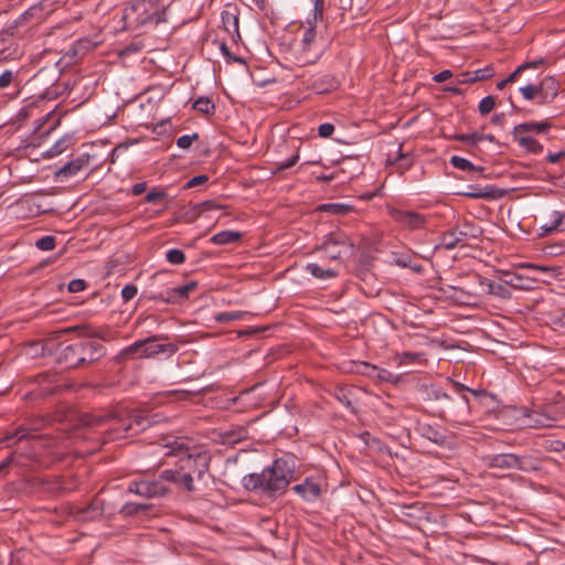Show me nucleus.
Here are the masks:
<instances>
[{
  "instance_id": "f257e3e1",
  "label": "nucleus",
  "mask_w": 565,
  "mask_h": 565,
  "mask_svg": "<svg viewBox=\"0 0 565 565\" xmlns=\"http://www.w3.org/2000/svg\"><path fill=\"white\" fill-rule=\"evenodd\" d=\"M76 329L81 330L84 337L76 339L72 343L58 342L57 347H55V341L60 335L67 333L70 329L57 331L54 337L49 338L45 342V348L49 351L55 350L56 362L67 369L83 367L105 355L104 345L96 339H102L100 332L84 326Z\"/></svg>"
},
{
  "instance_id": "f03ea898",
  "label": "nucleus",
  "mask_w": 565,
  "mask_h": 565,
  "mask_svg": "<svg viewBox=\"0 0 565 565\" xmlns=\"http://www.w3.org/2000/svg\"><path fill=\"white\" fill-rule=\"evenodd\" d=\"M79 423L84 427L105 428L102 433L105 435L104 441L107 443L138 435L152 425L154 419L139 412H132L125 416L83 414Z\"/></svg>"
},
{
  "instance_id": "7ed1b4c3",
  "label": "nucleus",
  "mask_w": 565,
  "mask_h": 565,
  "mask_svg": "<svg viewBox=\"0 0 565 565\" xmlns=\"http://www.w3.org/2000/svg\"><path fill=\"white\" fill-rule=\"evenodd\" d=\"M292 478L294 467L289 465L288 460L278 458L260 473L244 476L242 484L247 491L277 497L286 491Z\"/></svg>"
},
{
  "instance_id": "20e7f679",
  "label": "nucleus",
  "mask_w": 565,
  "mask_h": 565,
  "mask_svg": "<svg viewBox=\"0 0 565 565\" xmlns=\"http://www.w3.org/2000/svg\"><path fill=\"white\" fill-rule=\"evenodd\" d=\"M39 426H25L20 425L14 431L7 433L0 443H4L6 447L10 448L22 441L28 443V447L23 451H28V458L31 460H39L41 450L44 448L55 447L58 443V438L50 435H34Z\"/></svg>"
},
{
  "instance_id": "39448f33",
  "label": "nucleus",
  "mask_w": 565,
  "mask_h": 565,
  "mask_svg": "<svg viewBox=\"0 0 565 565\" xmlns=\"http://www.w3.org/2000/svg\"><path fill=\"white\" fill-rule=\"evenodd\" d=\"M168 455L181 456L180 470H188L195 473L198 479H202L209 471L211 455L201 448L190 449L183 441L175 440L171 445Z\"/></svg>"
},
{
  "instance_id": "423d86ee",
  "label": "nucleus",
  "mask_w": 565,
  "mask_h": 565,
  "mask_svg": "<svg viewBox=\"0 0 565 565\" xmlns=\"http://www.w3.org/2000/svg\"><path fill=\"white\" fill-rule=\"evenodd\" d=\"M324 0H316L313 6V19L309 20V26L303 31L302 38L296 49V62L301 65L313 64L318 61L320 54L315 47L316 23L322 19Z\"/></svg>"
},
{
  "instance_id": "0eeeda50",
  "label": "nucleus",
  "mask_w": 565,
  "mask_h": 565,
  "mask_svg": "<svg viewBox=\"0 0 565 565\" xmlns=\"http://www.w3.org/2000/svg\"><path fill=\"white\" fill-rule=\"evenodd\" d=\"M166 8L157 0H136L125 10L124 19L137 26L158 25L167 20Z\"/></svg>"
},
{
  "instance_id": "6e6552de",
  "label": "nucleus",
  "mask_w": 565,
  "mask_h": 565,
  "mask_svg": "<svg viewBox=\"0 0 565 565\" xmlns=\"http://www.w3.org/2000/svg\"><path fill=\"white\" fill-rule=\"evenodd\" d=\"M168 337L156 334L147 339L138 340L124 350V354H138L141 358H151L160 353H174L177 348L173 343H161L167 341Z\"/></svg>"
},
{
  "instance_id": "1a4fd4ad",
  "label": "nucleus",
  "mask_w": 565,
  "mask_h": 565,
  "mask_svg": "<svg viewBox=\"0 0 565 565\" xmlns=\"http://www.w3.org/2000/svg\"><path fill=\"white\" fill-rule=\"evenodd\" d=\"M353 246L344 233L331 232L323 237L322 243L317 246V250H323L329 259L337 260Z\"/></svg>"
},
{
  "instance_id": "9d476101",
  "label": "nucleus",
  "mask_w": 565,
  "mask_h": 565,
  "mask_svg": "<svg viewBox=\"0 0 565 565\" xmlns=\"http://www.w3.org/2000/svg\"><path fill=\"white\" fill-rule=\"evenodd\" d=\"M387 212L393 221L409 231L426 228L429 218L428 215L409 210H399L396 207H388Z\"/></svg>"
},
{
  "instance_id": "9b49d317",
  "label": "nucleus",
  "mask_w": 565,
  "mask_h": 565,
  "mask_svg": "<svg viewBox=\"0 0 565 565\" xmlns=\"http://www.w3.org/2000/svg\"><path fill=\"white\" fill-rule=\"evenodd\" d=\"M128 492L145 498H160L169 492V488L159 479L136 480L129 483Z\"/></svg>"
},
{
  "instance_id": "f8f14e48",
  "label": "nucleus",
  "mask_w": 565,
  "mask_h": 565,
  "mask_svg": "<svg viewBox=\"0 0 565 565\" xmlns=\"http://www.w3.org/2000/svg\"><path fill=\"white\" fill-rule=\"evenodd\" d=\"M72 513L78 521H95L107 513V508L104 499L98 494L85 507L75 508Z\"/></svg>"
},
{
  "instance_id": "ddd939ff",
  "label": "nucleus",
  "mask_w": 565,
  "mask_h": 565,
  "mask_svg": "<svg viewBox=\"0 0 565 565\" xmlns=\"http://www.w3.org/2000/svg\"><path fill=\"white\" fill-rule=\"evenodd\" d=\"M89 164V156L82 154L75 159L63 164L54 172V178L57 181H65L75 177L79 171L87 168Z\"/></svg>"
},
{
  "instance_id": "4468645a",
  "label": "nucleus",
  "mask_w": 565,
  "mask_h": 565,
  "mask_svg": "<svg viewBox=\"0 0 565 565\" xmlns=\"http://www.w3.org/2000/svg\"><path fill=\"white\" fill-rule=\"evenodd\" d=\"M424 514V508L420 502H413L411 504H396V516L398 521L415 526Z\"/></svg>"
},
{
  "instance_id": "2eb2a0df",
  "label": "nucleus",
  "mask_w": 565,
  "mask_h": 565,
  "mask_svg": "<svg viewBox=\"0 0 565 565\" xmlns=\"http://www.w3.org/2000/svg\"><path fill=\"white\" fill-rule=\"evenodd\" d=\"M198 282L196 281H189L183 286H179L175 288L168 289L164 292H160L158 295H154L151 297V299L160 300L163 302H178L181 300H184L189 298V295L196 289Z\"/></svg>"
},
{
  "instance_id": "dca6fc26",
  "label": "nucleus",
  "mask_w": 565,
  "mask_h": 565,
  "mask_svg": "<svg viewBox=\"0 0 565 565\" xmlns=\"http://www.w3.org/2000/svg\"><path fill=\"white\" fill-rule=\"evenodd\" d=\"M21 82L19 70H4L0 74V90H10L7 95L15 98L20 94Z\"/></svg>"
},
{
  "instance_id": "f3484780",
  "label": "nucleus",
  "mask_w": 565,
  "mask_h": 565,
  "mask_svg": "<svg viewBox=\"0 0 565 565\" xmlns=\"http://www.w3.org/2000/svg\"><path fill=\"white\" fill-rule=\"evenodd\" d=\"M548 221L540 227V236H548L553 233L565 231V212L552 210L548 212Z\"/></svg>"
},
{
  "instance_id": "a211bd4d",
  "label": "nucleus",
  "mask_w": 565,
  "mask_h": 565,
  "mask_svg": "<svg viewBox=\"0 0 565 565\" xmlns=\"http://www.w3.org/2000/svg\"><path fill=\"white\" fill-rule=\"evenodd\" d=\"M470 405L468 398L462 395L458 401L452 402L449 407V420L456 424H467L469 420Z\"/></svg>"
},
{
  "instance_id": "6ab92c4d",
  "label": "nucleus",
  "mask_w": 565,
  "mask_h": 565,
  "mask_svg": "<svg viewBox=\"0 0 565 565\" xmlns=\"http://www.w3.org/2000/svg\"><path fill=\"white\" fill-rule=\"evenodd\" d=\"M551 127L552 122L550 120H543L540 122L526 121L514 126L512 135L513 138L530 136V134L541 135L547 132Z\"/></svg>"
},
{
  "instance_id": "aec40b11",
  "label": "nucleus",
  "mask_w": 565,
  "mask_h": 565,
  "mask_svg": "<svg viewBox=\"0 0 565 565\" xmlns=\"http://www.w3.org/2000/svg\"><path fill=\"white\" fill-rule=\"evenodd\" d=\"M526 418L525 424L531 428H544L552 426V423L556 420V417L541 412L540 409H531L524 413Z\"/></svg>"
},
{
  "instance_id": "412c9836",
  "label": "nucleus",
  "mask_w": 565,
  "mask_h": 565,
  "mask_svg": "<svg viewBox=\"0 0 565 565\" xmlns=\"http://www.w3.org/2000/svg\"><path fill=\"white\" fill-rule=\"evenodd\" d=\"M539 280L537 276L527 277L516 273H504L503 282L515 289L529 290Z\"/></svg>"
},
{
  "instance_id": "4be33fe9",
  "label": "nucleus",
  "mask_w": 565,
  "mask_h": 565,
  "mask_svg": "<svg viewBox=\"0 0 565 565\" xmlns=\"http://www.w3.org/2000/svg\"><path fill=\"white\" fill-rule=\"evenodd\" d=\"M540 100L539 104H550L558 95L559 84L553 77L544 78L540 84Z\"/></svg>"
},
{
  "instance_id": "5701e85b",
  "label": "nucleus",
  "mask_w": 565,
  "mask_h": 565,
  "mask_svg": "<svg viewBox=\"0 0 565 565\" xmlns=\"http://www.w3.org/2000/svg\"><path fill=\"white\" fill-rule=\"evenodd\" d=\"M522 458L514 454H500L490 458V465L494 468L501 469H521Z\"/></svg>"
},
{
  "instance_id": "b1692460",
  "label": "nucleus",
  "mask_w": 565,
  "mask_h": 565,
  "mask_svg": "<svg viewBox=\"0 0 565 565\" xmlns=\"http://www.w3.org/2000/svg\"><path fill=\"white\" fill-rule=\"evenodd\" d=\"M292 490L306 501H315L321 494V488L318 483L306 479L302 483L292 487Z\"/></svg>"
},
{
  "instance_id": "393cba45",
  "label": "nucleus",
  "mask_w": 565,
  "mask_h": 565,
  "mask_svg": "<svg viewBox=\"0 0 565 565\" xmlns=\"http://www.w3.org/2000/svg\"><path fill=\"white\" fill-rule=\"evenodd\" d=\"M32 461L28 458V451L14 450L0 462L1 475H7L11 466H28Z\"/></svg>"
},
{
  "instance_id": "a878e982",
  "label": "nucleus",
  "mask_w": 565,
  "mask_h": 565,
  "mask_svg": "<svg viewBox=\"0 0 565 565\" xmlns=\"http://www.w3.org/2000/svg\"><path fill=\"white\" fill-rule=\"evenodd\" d=\"M32 461L28 458V451L14 450L0 462L1 475H7L11 466H28Z\"/></svg>"
},
{
  "instance_id": "bb28decb",
  "label": "nucleus",
  "mask_w": 565,
  "mask_h": 565,
  "mask_svg": "<svg viewBox=\"0 0 565 565\" xmlns=\"http://www.w3.org/2000/svg\"><path fill=\"white\" fill-rule=\"evenodd\" d=\"M338 87H339V82L335 78V76L331 75V74H324V75L316 78L311 84V88L317 94H328V93L335 90Z\"/></svg>"
},
{
  "instance_id": "cd10ccee",
  "label": "nucleus",
  "mask_w": 565,
  "mask_h": 565,
  "mask_svg": "<svg viewBox=\"0 0 565 565\" xmlns=\"http://www.w3.org/2000/svg\"><path fill=\"white\" fill-rule=\"evenodd\" d=\"M344 407L355 413L354 407V390L349 386H337L332 393Z\"/></svg>"
},
{
  "instance_id": "c85d7f7f",
  "label": "nucleus",
  "mask_w": 565,
  "mask_h": 565,
  "mask_svg": "<svg viewBox=\"0 0 565 565\" xmlns=\"http://www.w3.org/2000/svg\"><path fill=\"white\" fill-rule=\"evenodd\" d=\"M418 433L422 437L430 440L436 445H444L446 443V436L435 426L430 424H419Z\"/></svg>"
},
{
  "instance_id": "c756f323",
  "label": "nucleus",
  "mask_w": 565,
  "mask_h": 565,
  "mask_svg": "<svg viewBox=\"0 0 565 565\" xmlns=\"http://www.w3.org/2000/svg\"><path fill=\"white\" fill-rule=\"evenodd\" d=\"M393 362L397 366L408 365V364H424L426 362L425 353L422 352H402L395 353L393 356Z\"/></svg>"
},
{
  "instance_id": "7c9ffc66",
  "label": "nucleus",
  "mask_w": 565,
  "mask_h": 565,
  "mask_svg": "<svg viewBox=\"0 0 565 565\" xmlns=\"http://www.w3.org/2000/svg\"><path fill=\"white\" fill-rule=\"evenodd\" d=\"M466 236L467 233L462 231H452L444 233L441 236V245L448 250L454 249L458 246H463Z\"/></svg>"
},
{
  "instance_id": "2f4dec72",
  "label": "nucleus",
  "mask_w": 565,
  "mask_h": 565,
  "mask_svg": "<svg viewBox=\"0 0 565 565\" xmlns=\"http://www.w3.org/2000/svg\"><path fill=\"white\" fill-rule=\"evenodd\" d=\"M305 270L312 275L315 278L322 280L334 278L338 275L335 270L330 268L324 269L316 263H308L305 267Z\"/></svg>"
},
{
  "instance_id": "473e14b6",
  "label": "nucleus",
  "mask_w": 565,
  "mask_h": 565,
  "mask_svg": "<svg viewBox=\"0 0 565 565\" xmlns=\"http://www.w3.org/2000/svg\"><path fill=\"white\" fill-rule=\"evenodd\" d=\"M356 372L371 376V377H377L380 380H386L390 373L385 370H379L377 366L370 364L367 362H360L356 365Z\"/></svg>"
},
{
  "instance_id": "72a5a7b5",
  "label": "nucleus",
  "mask_w": 565,
  "mask_h": 565,
  "mask_svg": "<svg viewBox=\"0 0 565 565\" xmlns=\"http://www.w3.org/2000/svg\"><path fill=\"white\" fill-rule=\"evenodd\" d=\"M242 237V234L239 232L234 231H222L220 233L214 234L211 237V242L216 245H227L231 243H235L239 241Z\"/></svg>"
},
{
  "instance_id": "f704fd0d",
  "label": "nucleus",
  "mask_w": 565,
  "mask_h": 565,
  "mask_svg": "<svg viewBox=\"0 0 565 565\" xmlns=\"http://www.w3.org/2000/svg\"><path fill=\"white\" fill-rule=\"evenodd\" d=\"M521 148L527 150L531 153H541L543 151V145L540 143L532 136H522L513 138Z\"/></svg>"
},
{
  "instance_id": "c9c22d12",
  "label": "nucleus",
  "mask_w": 565,
  "mask_h": 565,
  "mask_svg": "<svg viewBox=\"0 0 565 565\" xmlns=\"http://www.w3.org/2000/svg\"><path fill=\"white\" fill-rule=\"evenodd\" d=\"M321 212H327L333 215H345L352 211V206L342 203H326L318 207Z\"/></svg>"
},
{
  "instance_id": "e433bc0d",
  "label": "nucleus",
  "mask_w": 565,
  "mask_h": 565,
  "mask_svg": "<svg viewBox=\"0 0 565 565\" xmlns=\"http://www.w3.org/2000/svg\"><path fill=\"white\" fill-rule=\"evenodd\" d=\"M151 508L150 504L146 503H126L119 510V513L125 518L137 515L141 512H147Z\"/></svg>"
},
{
  "instance_id": "4c0bfd02",
  "label": "nucleus",
  "mask_w": 565,
  "mask_h": 565,
  "mask_svg": "<svg viewBox=\"0 0 565 565\" xmlns=\"http://www.w3.org/2000/svg\"><path fill=\"white\" fill-rule=\"evenodd\" d=\"M450 163L456 169L462 170V171H482V167H476L471 161H469L466 158L459 157V156H452L450 158Z\"/></svg>"
},
{
  "instance_id": "58836bf2",
  "label": "nucleus",
  "mask_w": 565,
  "mask_h": 565,
  "mask_svg": "<svg viewBox=\"0 0 565 565\" xmlns=\"http://www.w3.org/2000/svg\"><path fill=\"white\" fill-rule=\"evenodd\" d=\"M193 109L199 111V113H202L204 115H210V114H213L214 113V109H215V106L214 104L212 103V100L207 97H199L194 103H193Z\"/></svg>"
},
{
  "instance_id": "ea45409f",
  "label": "nucleus",
  "mask_w": 565,
  "mask_h": 565,
  "mask_svg": "<svg viewBox=\"0 0 565 565\" xmlns=\"http://www.w3.org/2000/svg\"><path fill=\"white\" fill-rule=\"evenodd\" d=\"M222 23L228 33L238 32V18L227 11L222 12Z\"/></svg>"
},
{
  "instance_id": "a19ab883",
  "label": "nucleus",
  "mask_w": 565,
  "mask_h": 565,
  "mask_svg": "<svg viewBox=\"0 0 565 565\" xmlns=\"http://www.w3.org/2000/svg\"><path fill=\"white\" fill-rule=\"evenodd\" d=\"M245 315V311H224L217 313L214 319L218 323H227L234 320L242 319Z\"/></svg>"
},
{
  "instance_id": "79ce46f5",
  "label": "nucleus",
  "mask_w": 565,
  "mask_h": 565,
  "mask_svg": "<svg viewBox=\"0 0 565 565\" xmlns=\"http://www.w3.org/2000/svg\"><path fill=\"white\" fill-rule=\"evenodd\" d=\"M68 146L70 139L61 138L46 151V154L47 157L53 158L55 156L63 153L68 148Z\"/></svg>"
},
{
  "instance_id": "37998d69",
  "label": "nucleus",
  "mask_w": 565,
  "mask_h": 565,
  "mask_svg": "<svg viewBox=\"0 0 565 565\" xmlns=\"http://www.w3.org/2000/svg\"><path fill=\"white\" fill-rule=\"evenodd\" d=\"M177 484L189 492H192L195 490L193 477L190 471L180 472V476L178 477Z\"/></svg>"
},
{
  "instance_id": "c03bdc74",
  "label": "nucleus",
  "mask_w": 565,
  "mask_h": 565,
  "mask_svg": "<svg viewBox=\"0 0 565 565\" xmlns=\"http://www.w3.org/2000/svg\"><path fill=\"white\" fill-rule=\"evenodd\" d=\"M166 258L170 264L181 265L185 262V255L181 249L172 248L166 254Z\"/></svg>"
},
{
  "instance_id": "a18cd8bd",
  "label": "nucleus",
  "mask_w": 565,
  "mask_h": 565,
  "mask_svg": "<svg viewBox=\"0 0 565 565\" xmlns=\"http://www.w3.org/2000/svg\"><path fill=\"white\" fill-rule=\"evenodd\" d=\"M35 247L40 250L49 252L55 247V237L52 235L43 236L35 242Z\"/></svg>"
},
{
  "instance_id": "49530a36",
  "label": "nucleus",
  "mask_w": 565,
  "mask_h": 565,
  "mask_svg": "<svg viewBox=\"0 0 565 565\" xmlns=\"http://www.w3.org/2000/svg\"><path fill=\"white\" fill-rule=\"evenodd\" d=\"M520 93L526 100H532L534 98L540 99V86L539 85L529 84L526 86H523L520 88Z\"/></svg>"
},
{
  "instance_id": "de8ad7c7",
  "label": "nucleus",
  "mask_w": 565,
  "mask_h": 565,
  "mask_svg": "<svg viewBox=\"0 0 565 565\" xmlns=\"http://www.w3.org/2000/svg\"><path fill=\"white\" fill-rule=\"evenodd\" d=\"M495 106V99L493 96L489 95V96H486L483 97L480 103H479V113L481 115H488L489 113L492 111V109L494 108Z\"/></svg>"
},
{
  "instance_id": "09e8293b",
  "label": "nucleus",
  "mask_w": 565,
  "mask_h": 565,
  "mask_svg": "<svg viewBox=\"0 0 565 565\" xmlns=\"http://www.w3.org/2000/svg\"><path fill=\"white\" fill-rule=\"evenodd\" d=\"M487 286H488L489 292L491 295L499 296L502 298L509 297V290L507 289V287L504 285L497 284L493 281H488Z\"/></svg>"
},
{
  "instance_id": "8fccbe9b",
  "label": "nucleus",
  "mask_w": 565,
  "mask_h": 565,
  "mask_svg": "<svg viewBox=\"0 0 565 565\" xmlns=\"http://www.w3.org/2000/svg\"><path fill=\"white\" fill-rule=\"evenodd\" d=\"M458 141L466 142L471 146H477L480 142V137L478 132L472 134H457L454 137Z\"/></svg>"
},
{
  "instance_id": "3c124183",
  "label": "nucleus",
  "mask_w": 565,
  "mask_h": 565,
  "mask_svg": "<svg viewBox=\"0 0 565 565\" xmlns=\"http://www.w3.org/2000/svg\"><path fill=\"white\" fill-rule=\"evenodd\" d=\"M475 83L488 79L494 75V71L491 66L472 71Z\"/></svg>"
},
{
  "instance_id": "603ef678",
  "label": "nucleus",
  "mask_w": 565,
  "mask_h": 565,
  "mask_svg": "<svg viewBox=\"0 0 565 565\" xmlns=\"http://www.w3.org/2000/svg\"><path fill=\"white\" fill-rule=\"evenodd\" d=\"M167 192L163 190H160L158 188H152L146 195V202L147 203H154L157 201L163 200L167 198Z\"/></svg>"
},
{
  "instance_id": "864d4df0",
  "label": "nucleus",
  "mask_w": 565,
  "mask_h": 565,
  "mask_svg": "<svg viewBox=\"0 0 565 565\" xmlns=\"http://www.w3.org/2000/svg\"><path fill=\"white\" fill-rule=\"evenodd\" d=\"M181 471L182 470H180V468L179 469H166L160 473L159 480H161L162 482L169 481V482L177 483L178 477L180 476Z\"/></svg>"
},
{
  "instance_id": "5fc2aeb1",
  "label": "nucleus",
  "mask_w": 565,
  "mask_h": 565,
  "mask_svg": "<svg viewBox=\"0 0 565 565\" xmlns=\"http://www.w3.org/2000/svg\"><path fill=\"white\" fill-rule=\"evenodd\" d=\"M199 139V134L183 135L177 139V146L182 149L191 147L192 142Z\"/></svg>"
},
{
  "instance_id": "6e6d98bb",
  "label": "nucleus",
  "mask_w": 565,
  "mask_h": 565,
  "mask_svg": "<svg viewBox=\"0 0 565 565\" xmlns=\"http://www.w3.org/2000/svg\"><path fill=\"white\" fill-rule=\"evenodd\" d=\"M397 160L399 161V167L403 169H409L413 166V158L411 154L402 151V145L398 147Z\"/></svg>"
},
{
  "instance_id": "4d7b16f0",
  "label": "nucleus",
  "mask_w": 565,
  "mask_h": 565,
  "mask_svg": "<svg viewBox=\"0 0 565 565\" xmlns=\"http://www.w3.org/2000/svg\"><path fill=\"white\" fill-rule=\"evenodd\" d=\"M298 160H299V154L296 153L292 157H290L289 159H287L286 161L277 163V166L274 170V173H278L280 171H284L286 169L294 167Z\"/></svg>"
},
{
  "instance_id": "13d9d810",
  "label": "nucleus",
  "mask_w": 565,
  "mask_h": 565,
  "mask_svg": "<svg viewBox=\"0 0 565 565\" xmlns=\"http://www.w3.org/2000/svg\"><path fill=\"white\" fill-rule=\"evenodd\" d=\"M138 289L135 285H126L121 289V297L125 301H129L136 297Z\"/></svg>"
},
{
  "instance_id": "bf43d9fd",
  "label": "nucleus",
  "mask_w": 565,
  "mask_h": 565,
  "mask_svg": "<svg viewBox=\"0 0 565 565\" xmlns=\"http://www.w3.org/2000/svg\"><path fill=\"white\" fill-rule=\"evenodd\" d=\"M520 268H526V269H531L534 274L536 273H548V271H554L553 268H550V267H546V266H541V265H534V264H531V263H523V264H520L519 266Z\"/></svg>"
},
{
  "instance_id": "052dcab7",
  "label": "nucleus",
  "mask_w": 565,
  "mask_h": 565,
  "mask_svg": "<svg viewBox=\"0 0 565 565\" xmlns=\"http://www.w3.org/2000/svg\"><path fill=\"white\" fill-rule=\"evenodd\" d=\"M333 132H334V126L330 122L321 124L318 127V134L322 138L331 137Z\"/></svg>"
},
{
  "instance_id": "680f3d73",
  "label": "nucleus",
  "mask_w": 565,
  "mask_h": 565,
  "mask_svg": "<svg viewBox=\"0 0 565 565\" xmlns=\"http://www.w3.org/2000/svg\"><path fill=\"white\" fill-rule=\"evenodd\" d=\"M207 180H209V178H207L205 174H199V175H195V177L191 178V179L186 182L185 188H186V189H190V188H194V186L202 185V184H204Z\"/></svg>"
},
{
  "instance_id": "e2e57ef3",
  "label": "nucleus",
  "mask_w": 565,
  "mask_h": 565,
  "mask_svg": "<svg viewBox=\"0 0 565 565\" xmlns=\"http://www.w3.org/2000/svg\"><path fill=\"white\" fill-rule=\"evenodd\" d=\"M86 288V282L83 279H73L68 284V291L79 292Z\"/></svg>"
},
{
  "instance_id": "0e129e2a",
  "label": "nucleus",
  "mask_w": 565,
  "mask_h": 565,
  "mask_svg": "<svg viewBox=\"0 0 565 565\" xmlns=\"http://www.w3.org/2000/svg\"><path fill=\"white\" fill-rule=\"evenodd\" d=\"M47 423V419L45 417H30L26 419V422L23 424L25 426H32V425H36L39 426V429H41L42 427H44Z\"/></svg>"
},
{
  "instance_id": "69168bd1",
  "label": "nucleus",
  "mask_w": 565,
  "mask_h": 565,
  "mask_svg": "<svg viewBox=\"0 0 565 565\" xmlns=\"http://www.w3.org/2000/svg\"><path fill=\"white\" fill-rule=\"evenodd\" d=\"M475 83L472 72H463L459 75L457 84H472Z\"/></svg>"
},
{
  "instance_id": "338daca9",
  "label": "nucleus",
  "mask_w": 565,
  "mask_h": 565,
  "mask_svg": "<svg viewBox=\"0 0 565 565\" xmlns=\"http://www.w3.org/2000/svg\"><path fill=\"white\" fill-rule=\"evenodd\" d=\"M564 244H554L546 247V253L550 255H561L564 253Z\"/></svg>"
},
{
  "instance_id": "774afa93",
  "label": "nucleus",
  "mask_w": 565,
  "mask_h": 565,
  "mask_svg": "<svg viewBox=\"0 0 565 565\" xmlns=\"http://www.w3.org/2000/svg\"><path fill=\"white\" fill-rule=\"evenodd\" d=\"M451 76H452L451 71L444 70V71L439 72L438 74H436L433 79L436 83H444L445 81L449 79Z\"/></svg>"
}]
</instances>
